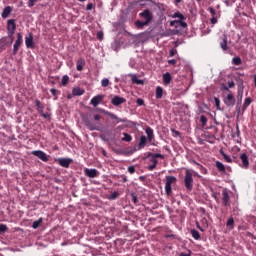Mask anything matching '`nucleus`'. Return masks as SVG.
Instances as JSON below:
<instances>
[{
	"label": "nucleus",
	"mask_w": 256,
	"mask_h": 256,
	"mask_svg": "<svg viewBox=\"0 0 256 256\" xmlns=\"http://www.w3.org/2000/svg\"><path fill=\"white\" fill-rule=\"evenodd\" d=\"M146 159H150V163H152L147 167L148 171H153L157 168V163H159L157 159H165V156L160 153L147 152Z\"/></svg>",
	"instance_id": "1"
},
{
	"label": "nucleus",
	"mask_w": 256,
	"mask_h": 256,
	"mask_svg": "<svg viewBox=\"0 0 256 256\" xmlns=\"http://www.w3.org/2000/svg\"><path fill=\"white\" fill-rule=\"evenodd\" d=\"M165 179V193L169 197V195L173 193V188L171 187V185H175V183H177V178L175 176H166Z\"/></svg>",
	"instance_id": "2"
},
{
	"label": "nucleus",
	"mask_w": 256,
	"mask_h": 256,
	"mask_svg": "<svg viewBox=\"0 0 256 256\" xmlns=\"http://www.w3.org/2000/svg\"><path fill=\"white\" fill-rule=\"evenodd\" d=\"M184 185L187 191H193V171L186 170L184 177Z\"/></svg>",
	"instance_id": "3"
},
{
	"label": "nucleus",
	"mask_w": 256,
	"mask_h": 256,
	"mask_svg": "<svg viewBox=\"0 0 256 256\" xmlns=\"http://www.w3.org/2000/svg\"><path fill=\"white\" fill-rule=\"evenodd\" d=\"M15 29H17V24H15V19L7 20L8 37H13V35H15Z\"/></svg>",
	"instance_id": "4"
},
{
	"label": "nucleus",
	"mask_w": 256,
	"mask_h": 256,
	"mask_svg": "<svg viewBox=\"0 0 256 256\" xmlns=\"http://www.w3.org/2000/svg\"><path fill=\"white\" fill-rule=\"evenodd\" d=\"M22 44H23V35H21V33H18L17 39L13 45L12 55H17V53L19 52V47H21Z\"/></svg>",
	"instance_id": "5"
},
{
	"label": "nucleus",
	"mask_w": 256,
	"mask_h": 256,
	"mask_svg": "<svg viewBox=\"0 0 256 256\" xmlns=\"http://www.w3.org/2000/svg\"><path fill=\"white\" fill-rule=\"evenodd\" d=\"M31 154L34 155V157H38V159H40L44 163H47V161H49V156H47V154L41 150H34L31 152Z\"/></svg>",
	"instance_id": "6"
},
{
	"label": "nucleus",
	"mask_w": 256,
	"mask_h": 256,
	"mask_svg": "<svg viewBox=\"0 0 256 256\" xmlns=\"http://www.w3.org/2000/svg\"><path fill=\"white\" fill-rule=\"evenodd\" d=\"M55 161L58 163V165H60V167H64L65 169H67L69 165L73 163V159L71 158H57Z\"/></svg>",
	"instance_id": "7"
},
{
	"label": "nucleus",
	"mask_w": 256,
	"mask_h": 256,
	"mask_svg": "<svg viewBox=\"0 0 256 256\" xmlns=\"http://www.w3.org/2000/svg\"><path fill=\"white\" fill-rule=\"evenodd\" d=\"M236 111L241 113V102L243 101V87L238 88Z\"/></svg>",
	"instance_id": "8"
},
{
	"label": "nucleus",
	"mask_w": 256,
	"mask_h": 256,
	"mask_svg": "<svg viewBox=\"0 0 256 256\" xmlns=\"http://www.w3.org/2000/svg\"><path fill=\"white\" fill-rule=\"evenodd\" d=\"M84 174L86 175V177H89L90 179H95V177H99V171H97V169L95 168H85Z\"/></svg>",
	"instance_id": "9"
},
{
	"label": "nucleus",
	"mask_w": 256,
	"mask_h": 256,
	"mask_svg": "<svg viewBox=\"0 0 256 256\" xmlns=\"http://www.w3.org/2000/svg\"><path fill=\"white\" fill-rule=\"evenodd\" d=\"M111 103L112 105H114L115 107H119V105H123V103H127V99L121 97V96H114L111 99Z\"/></svg>",
	"instance_id": "10"
},
{
	"label": "nucleus",
	"mask_w": 256,
	"mask_h": 256,
	"mask_svg": "<svg viewBox=\"0 0 256 256\" xmlns=\"http://www.w3.org/2000/svg\"><path fill=\"white\" fill-rule=\"evenodd\" d=\"M240 160L242 161V169H249V156H247V153L240 154Z\"/></svg>",
	"instance_id": "11"
},
{
	"label": "nucleus",
	"mask_w": 256,
	"mask_h": 256,
	"mask_svg": "<svg viewBox=\"0 0 256 256\" xmlns=\"http://www.w3.org/2000/svg\"><path fill=\"white\" fill-rule=\"evenodd\" d=\"M139 16L142 17V19H145L147 23H151V21H153V14H151V11L147 9L141 12Z\"/></svg>",
	"instance_id": "12"
},
{
	"label": "nucleus",
	"mask_w": 256,
	"mask_h": 256,
	"mask_svg": "<svg viewBox=\"0 0 256 256\" xmlns=\"http://www.w3.org/2000/svg\"><path fill=\"white\" fill-rule=\"evenodd\" d=\"M103 99H105V95L98 94L91 99L90 104L93 105V107H97Z\"/></svg>",
	"instance_id": "13"
},
{
	"label": "nucleus",
	"mask_w": 256,
	"mask_h": 256,
	"mask_svg": "<svg viewBox=\"0 0 256 256\" xmlns=\"http://www.w3.org/2000/svg\"><path fill=\"white\" fill-rule=\"evenodd\" d=\"M224 103L227 107L235 106V96L233 94H228L227 97L224 98Z\"/></svg>",
	"instance_id": "14"
},
{
	"label": "nucleus",
	"mask_w": 256,
	"mask_h": 256,
	"mask_svg": "<svg viewBox=\"0 0 256 256\" xmlns=\"http://www.w3.org/2000/svg\"><path fill=\"white\" fill-rule=\"evenodd\" d=\"M185 20H172L170 22L171 27H182V29H187V24Z\"/></svg>",
	"instance_id": "15"
},
{
	"label": "nucleus",
	"mask_w": 256,
	"mask_h": 256,
	"mask_svg": "<svg viewBox=\"0 0 256 256\" xmlns=\"http://www.w3.org/2000/svg\"><path fill=\"white\" fill-rule=\"evenodd\" d=\"M25 45L27 49H33V47H35L33 44V33H29V35L25 37Z\"/></svg>",
	"instance_id": "16"
},
{
	"label": "nucleus",
	"mask_w": 256,
	"mask_h": 256,
	"mask_svg": "<svg viewBox=\"0 0 256 256\" xmlns=\"http://www.w3.org/2000/svg\"><path fill=\"white\" fill-rule=\"evenodd\" d=\"M11 13H13V7L6 6L1 13L2 19H7Z\"/></svg>",
	"instance_id": "17"
},
{
	"label": "nucleus",
	"mask_w": 256,
	"mask_h": 256,
	"mask_svg": "<svg viewBox=\"0 0 256 256\" xmlns=\"http://www.w3.org/2000/svg\"><path fill=\"white\" fill-rule=\"evenodd\" d=\"M229 201H230L229 192H227V190H223L222 203H223L224 207H229Z\"/></svg>",
	"instance_id": "18"
},
{
	"label": "nucleus",
	"mask_w": 256,
	"mask_h": 256,
	"mask_svg": "<svg viewBox=\"0 0 256 256\" xmlns=\"http://www.w3.org/2000/svg\"><path fill=\"white\" fill-rule=\"evenodd\" d=\"M227 35H223L222 36V40L220 41V47L222 49V51H228L229 50V46L227 45Z\"/></svg>",
	"instance_id": "19"
},
{
	"label": "nucleus",
	"mask_w": 256,
	"mask_h": 256,
	"mask_svg": "<svg viewBox=\"0 0 256 256\" xmlns=\"http://www.w3.org/2000/svg\"><path fill=\"white\" fill-rule=\"evenodd\" d=\"M146 135H147V138L149 143H151V141H153L154 137H155V134H153V128L151 127H147L146 128Z\"/></svg>",
	"instance_id": "20"
},
{
	"label": "nucleus",
	"mask_w": 256,
	"mask_h": 256,
	"mask_svg": "<svg viewBox=\"0 0 256 256\" xmlns=\"http://www.w3.org/2000/svg\"><path fill=\"white\" fill-rule=\"evenodd\" d=\"M147 145V137L146 136H140V141L138 144V149H145V146Z\"/></svg>",
	"instance_id": "21"
},
{
	"label": "nucleus",
	"mask_w": 256,
	"mask_h": 256,
	"mask_svg": "<svg viewBox=\"0 0 256 256\" xmlns=\"http://www.w3.org/2000/svg\"><path fill=\"white\" fill-rule=\"evenodd\" d=\"M85 125L87 126V128L90 131H98L99 129L97 128V126L95 124H93V122L89 121V120H85Z\"/></svg>",
	"instance_id": "22"
},
{
	"label": "nucleus",
	"mask_w": 256,
	"mask_h": 256,
	"mask_svg": "<svg viewBox=\"0 0 256 256\" xmlns=\"http://www.w3.org/2000/svg\"><path fill=\"white\" fill-rule=\"evenodd\" d=\"M109 117L116 120L117 123H127V119L126 118H119L117 115L113 114V113H108Z\"/></svg>",
	"instance_id": "23"
},
{
	"label": "nucleus",
	"mask_w": 256,
	"mask_h": 256,
	"mask_svg": "<svg viewBox=\"0 0 256 256\" xmlns=\"http://www.w3.org/2000/svg\"><path fill=\"white\" fill-rule=\"evenodd\" d=\"M251 102H252L251 98L248 97L245 99L241 109L242 113H245V111H247V107L251 105Z\"/></svg>",
	"instance_id": "24"
},
{
	"label": "nucleus",
	"mask_w": 256,
	"mask_h": 256,
	"mask_svg": "<svg viewBox=\"0 0 256 256\" xmlns=\"http://www.w3.org/2000/svg\"><path fill=\"white\" fill-rule=\"evenodd\" d=\"M135 25H136L137 29H143V27H145L146 25H149V22H146L143 20H137L135 22Z\"/></svg>",
	"instance_id": "25"
},
{
	"label": "nucleus",
	"mask_w": 256,
	"mask_h": 256,
	"mask_svg": "<svg viewBox=\"0 0 256 256\" xmlns=\"http://www.w3.org/2000/svg\"><path fill=\"white\" fill-rule=\"evenodd\" d=\"M111 49H113V51H119V49H121V43H119V41L114 40L111 44Z\"/></svg>",
	"instance_id": "26"
},
{
	"label": "nucleus",
	"mask_w": 256,
	"mask_h": 256,
	"mask_svg": "<svg viewBox=\"0 0 256 256\" xmlns=\"http://www.w3.org/2000/svg\"><path fill=\"white\" fill-rule=\"evenodd\" d=\"M226 226L228 227V229H235V220L233 219V217H230L227 220Z\"/></svg>",
	"instance_id": "27"
},
{
	"label": "nucleus",
	"mask_w": 256,
	"mask_h": 256,
	"mask_svg": "<svg viewBox=\"0 0 256 256\" xmlns=\"http://www.w3.org/2000/svg\"><path fill=\"white\" fill-rule=\"evenodd\" d=\"M190 233L196 241H199V239H201V234L199 233V231L191 229Z\"/></svg>",
	"instance_id": "28"
},
{
	"label": "nucleus",
	"mask_w": 256,
	"mask_h": 256,
	"mask_svg": "<svg viewBox=\"0 0 256 256\" xmlns=\"http://www.w3.org/2000/svg\"><path fill=\"white\" fill-rule=\"evenodd\" d=\"M163 81L165 85H169V83H171V74L169 72L163 74Z\"/></svg>",
	"instance_id": "29"
},
{
	"label": "nucleus",
	"mask_w": 256,
	"mask_h": 256,
	"mask_svg": "<svg viewBox=\"0 0 256 256\" xmlns=\"http://www.w3.org/2000/svg\"><path fill=\"white\" fill-rule=\"evenodd\" d=\"M172 19H179L178 21L185 20V16L181 12L177 11L172 14Z\"/></svg>",
	"instance_id": "30"
},
{
	"label": "nucleus",
	"mask_w": 256,
	"mask_h": 256,
	"mask_svg": "<svg viewBox=\"0 0 256 256\" xmlns=\"http://www.w3.org/2000/svg\"><path fill=\"white\" fill-rule=\"evenodd\" d=\"M122 135L124 136L122 141H126V143H131V141H133V136L130 134L123 132Z\"/></svg>",
	"instance_id": "31"
},
{
	"label": "nucleus",
	"mask_w": 256,
	"mask_h": 256,
	"mask_svg": "<svg viewBox=\"0 0 256 256\" xmlns=\"http://www.w3.org/2000/svg\"><path fill=\"white\" fill-rule=\"evenodd\" d=\"M84 66H85V60L79 59L77 61V66H76L77 71H83Z\"/></svg>",
	"instance_id": "32"
},
{
	"label": "nucleus",
	"mask_w": 256,
	"mask_h": 256,
	"mask_svg": "<svg viewBox=\"0 0 256 256\" xmlns=\"http://www.w3.org/2000/svg\"><path fill=\"white\" fill-rule=\"evenodd\" d=\"M85 93V90L81 89V88H73L72 90V94L75 96H81Z\"/></svg>",
	"instance_id": "33"
},
{
	"label": "nucleus",
	"mask_w": 256,
	"mask_h": 256,
	"mask_svg": "<svg viewBox=\"0 0 256 256\" xmlns=\"http://www.w3.org/2000/svg\"><path fill=\"white\" fill-rule=\"evenodd\" d=\"M220 155L223 157V159L227 162V163H232L233 160L231 159V157L229 155H227L223 150H220Z\"/></svg>",
	"instance_id": "34"
},
{
	"label": "nucleus",
	"mask_w": 256,
	"mask_h": 256,
	"mask_svg": "<svg viewBox=\"0 0 256 256\" xmlns=\"http://www.w3.org/2000/svg\"><path fill=\"white\" fill-rule=\"evenodd\" d=\"M41 223H43V218H39L38 220L34 221L32 224V229H39V227H41Z\"/></svg>",
	"instance_id": "35"
},
{
	"label": "nucleus",
	"mask_w": 256,
	"mask_h": 256,
	"mask_svg": "<svg viewBox=\"0 0 256 256\" xmlns=\"http://www.w3.org/2000/svg\"><path fill=\"white\" fill-rule=\"evenodd\" d=\"M163 97V88L158 86L156 88V99H161Z\"/></svg>",
	"instance_id": "36"
},
{
	"label": "nucleus",
	"mask_w": 256,
	"mask_h": 256,
	"mask_svg": "<svg viewBox=\"0 0 256 256\" xmlns=\"http://www.w3.org/2000/svg\"><path fill=\"white\" fill-rule=\"evenodd\" d=\"M216 168L218 169V171H220V173H225V165L220 161L216 162Z\"/></svg>",
	"instance_id": "37"
},
{
	"label": "nucleus",
	"mask_w": 256,
	"mask_h": 256,
	"mask_svg": "<svg viewBox=\"0 0 256 256\" xmlns=\"http://www.w3.org/2000/svg\"><path fill=\"white\" fill-rule=\"evenodd\" d=\"M243 61L241 60V57L237 56L232 58V64L233 65H241Z\"/></svg>",
	"instance_id": "38"
},
{
	"label": "nucleus",
	"mask_w": 256,
	"mask_h": 256,
	"mask_svg": "<svg viewBox=\"0 0 256 256\" xmlns=\"http://www.w3.org/2000/svg\"><path fill=\"white\" fill-rule=\"evenodd\" d=\"M214 103H215V107L218 111H222L221 109V100H219V98L214 97Z\"/></svg>",
	"instance_id": "39"
},
{
	"label": "nucleus",
	"mask_w": 256,
	"mask_h": 256,
	"mask_svg": "<svg viewBox=\"0 0 256 256\" xmlns=\"http://www.w3.org/2000/svg\"><path fill=\"white\" fill-rule=\"evenodd\" d=\"M132 83H136V85H143V80L138 79L137 76H133Z\"/></svg>",
	"instance_id": "40"
},
{
	"label": "nucleus",
	"mask_w": 256,
	"mask_h": 256,
	"mask_svg": "<svg viewBox=\"0 0 256 256\" xmlns=\"http://www.w3.org/2000/svg\"><path fill=\"white\" fill-rule=\"evenodd\" d=\"M117 197H119V192H113L112 194H110V196L108 197V199H110L111 201H115V199H117Z\"/></svg>",
	"instance_id": "41"
},
{
	"label": "nucleus",
	"mask_w": 256,
	"mask_h": 256,
	"mask_svg": "<svg viewBox=\"0 0 256 256\" xmlns=\"http://www.w3.org/2000/svg\"><path fill=\"white\" fill-rule=\"evenodd\" d=\"M7 38H2L0 39V50H3V48L5 47V45H7Z\"/></svg>",
	"instance_id": "42"
},
{
	"label": "nucleus",
	"mask_w": 256,
	"mask_h": 256,
	"mask_svg": "<svg viewBox=\"0 0 256 256\" xmlns=\"http://www.w3.org/2000/svg\"><path fill=\"white\" fill-rule=\"evenodd\" d=\"M69 83V76L64 75L62 77V86L65 87Z\"/></svg>",
	"instance_id": "43"
},
{
	"label": "nucleus",
	"mask_w": 256,
	"mask_h": 256,
	"mask_svg": "<svg viewBox=\"0 0 256 256\" xmlns=\"http://www.w3.org/2000/svg\"><path fill=\"white\" fill-rule=\"evenodd\" d=\"M200 123H202L203 127L207 125V117L205 115L200 116Z\"/></svg>",
	"instance_id": "44"
},
{
	"label": "nucleus",
	"mask_w": 256,
	"mask_h": 256,
	"mask_svg": "<svg viewBox=\"0 0 256 256\" xmlns=\"http://www.w3.org/2000/svg\"><path fill=\"white\" fill-rule=\"evenodd\" d=\"M101 85L102 87H109V79L107 78L102 79Z\"/></svg>",
	"instance_id": "45"
},
{
	"label": "nucleus",
	"mask_w": 256,
	"mask_h": 256,
	"mask_svg": "<svg viewBox=\"0 0 256 256\" xmlns=\"http://www.w3.org/2000/svg\"><path fill=\"white\" fill-rule=\"evenodd\" d=\"M131 197H132V202L134 203V205H137V203H139V199H137V195H135V193H132Z\"/></svg>",
	"instance_id": "46"
},
{
	"label": "nucleus",
	"mask_w": 256,
	"mask_h": 256,
	"mask_svg": "<svg viewBox=\"0 0 256 256\" xmlns=\"http://www.w3.org/2000/svg\"><path fill=\"white\" fill-rule=\"evenodd\" d=\"M41 0H29L28 1V7H34L35 3H39Z\"/></svg>",
	"instance_id": "47"
},
{
	"label": "nucleus",
	"mask_w": 256,
	"mask_h": 256,
	"mask_svg": "<svg viewBox=\"0 0 256 256\" xmlns=\"http://www.w3.org/2000/svg\"><path fill=\"white\" fill-rule=\"evenodd\" d=\"M208 11L211 13L212 17H217V12L213 9V7H209Z\"/></svg>",
	"instance_id": "48"
},
{
	"label": "nucleus",
	"mask_w": 256,
	"mask_h": 256,
	"mask_svg": "<svg viewBox=\"0 0 256 256\" xmlns=\"http://www.w3.org/2000/svg\"><path fill=\"white\" fill-rule=\"evenodd\" d=\"M5 231H7V225L0 224V233H5Z\"/></svg>",
	"instance_id": "49"
},
{
	"label": "nucleus",
	"mask_w": 256,
	"mask_h": 256,
	"mask_svg": "<svg viewBox=\"0 0 256 256\" xmlns=\"http://www.w3.org/2000/svg\"><path fill=\"white\" fill-rule=\"evenodd\" d=\"M136 103H137V105H139L140 107L143 106V105H145V101H144L143 99H141V98H138V99L136 100Z\"/></svg>",
	"instance_id": "50"
},
{
	"label": "nucleus",
	"mask_w": 256,
	"mask_h": 256,
	"mask_svg": "<svg viewBox=\"0 0 256 256\" xmlns=\"http://www.w3.org/2000/svg\"><path fill=\"white\" fill-rule=\"evenodd\" d=\"M41 116L44 117V119H50L51 115L49 113H44L43 111L40 112Z\"/></svg>",
	"instance_id": "51"
},
{
	"label": "nucleus",
	"mask_w": 256,
	"mask_h": 256,
	"mask_svg": "<svg viewBox=\"0 0 256 256\" xmlns=\"http://www.w3.org/2000/svg\"><path fill=\"white\" fill-rule=\"evenodd\" d=\"M128 173H130L131 175H133V173H135V166H129V167H128Z\"/></svg>",
	"instance_id": "52"
},
{
	"label": "nucleus",
	"mask_w": 256,
	"mask_h": 256,
	"mask_svg": "<svg viewBox=\"0 0 256 256\" xmlns=\"http://www.w3.org/2000/svg\"><path fill=\"white\" fill-rule=\"evenodd\" d=\"M221 91H230L229 90V86L225 85V84H222L221 87H220Z\"/></svg>",
	"instance_id": "53"
},
{
	"label": "nucleus",
	"mask_w": 256,
	"mask_h": 256,
	"mask_svg": "<svg viewBox=\"0 0 256 256\" xmlns=\"http://www.w3.org/2000/svg\"><path fill=\"white\" fill-rule=\"evenodd\" d=\"M233 87H235V82L234 81L228 82V89H233Z\"/></svg>",
	"instance_id": "54"
},
{
	"label": "nucleus",
	"mask_w": 256,
	"mask_h": 256,
	"mask_svg": "<svg viewBox=\"0 0 256 256\" xmlns=\"http://www.w3.org/2000/svg\"><path fill=\"white\" fill-rule=\"evenodd\" d=\"M50 92H51V94L53 95V97H57V89L52 88V89L50 90Z\"/></svg>",
	"instance_id": "55"
},
{
	"label": "nucleus",
	"mask_w": 256,
	"mask_h": 256,
	"mask_svg": "<svg viewBox=\"0 0 256 256\" xmlns=\"http://www.w3.org/2000/svg\"><path fill=\"white\" fill-rule=\"evenodd\" d=\"M210 23H212V25H215L217 23V16L216 17H212L210 19Z\"/></svg>",
	"instance_id": "56"
},
{
	"label": "nucleus",
	"mask_w": 256,
	"mask_h": 256,
	"mask_svg": "<svg viewBox=\"0 0 256 256\" xmlns=\"http://www.w3.org/2000/svg\"><path fill=\"white\" fill-rule=\"evenodd\" d=\"M91 9H93V3L87 4L86 11H91Z\"/></svg>",
	"instance_id": "57"
},
{
	"label": "nucleus",
	"mask_w": 256,
	"mask_h": 256,
	"mask_svg": "<svg viewBox=\"0 0 256 256\" xmlns=\"http://www.w3.org/2000/svg\"><path fill=\"white\" fill-rule=\"evenodd\" d=\"M176 53H177L176 49H171L170 50V57H174Z\"/></svg>",
	"instance_id": "58"
},
{
	"label": "nucleus",
	"mask_w": 256,
	"mask_h": 256,
	"mask_svg": "<svg viewBox=\"0 0 256 256\" xmlns=\"http://www.w3.org/2000/svg\"><path fill=\"white\" fill-rule=\"evenodd\" d=\"M34 103H35L36 107H38V109H41V101L35 100Z\"/></svg>",
	"instance_id": "59"
},
{
	"label": "nucleus",
	"mask_w": 256,
	"mask_h": 256,
	"mask_svg": "<svg viewBox=\"0 0 256 256\" xmlns=\"http://www.w3.org/2000/svg\"><path fill=\"white\" fill-rule=\"evenodd\" d=\"M179 256H191V250H189V253L187 254V253H184V252H181L180 254H179Z\"/></svg>",
	"instance_id": "60"
},
{
	"label": "nucleus",
	"mask_w": 256,
	"mask_h": 256,
	"mask_svg": "<svg viewBox=\"0 0 256 256\" xmlns=\"http://www.w3.org/2000/svg\"><path fill=\"white\" fill-rule=\"evenodd\" d=\"M168 63L169 65H175V63H177V60L171 59V60H168Z\"/></svg>",
	"instance_id": "61"
},
{
	"label": "nucleus",
	"mask_w": 256,
	"mask_h": 256,
	"mask_svg": "<svg viewBox=\"0 0 256 256\" xmlns=\"http://www.w3.org/2000/svg\"><path fill=\"white\" fill-rule=\"evenodd\" d=\"M99 119H101V116L99 114H95L94 115V120L99 121Z\"/></svg>",
	"instance_id": "62"
},
{
	"label": "nucleus",
	"mask_w": 256,
	"mask_h": 256,
	"mask_svg": "<svg viewBox=\"0 0 256 256\" xmlns=\"http://www.w3.org/2000/svg\"><path fill=\"white\" fill-rule=\"evenodd\" d=\"M98 39H103V34L101 32H98Z\"/></svg>",
	"instance_id": "63"
},
{
	"label": "nucleus",
	"mask_w": 256,
	"mask_h": 256,
	"mask_svg": "<svg viewBox=\"0 0 256 256\" xmlns=\"http://www.w3.org/2000/svg\"><path fill=\"white\" fill-rule=\"evenodd\" d=\"M253 79H254V85H255V87H256V74L253 75Z\"/></svg>",
	"instance_id": "64"
}]
</instances>
